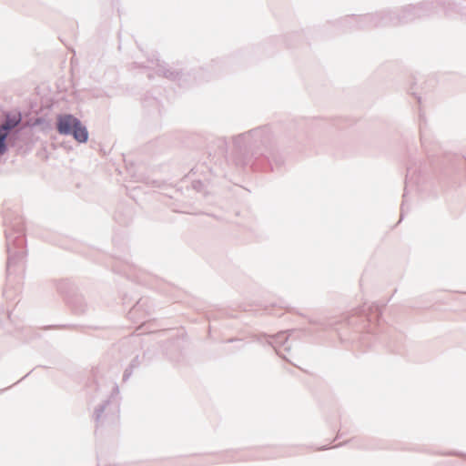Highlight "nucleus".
<instances>
[{
  "label": "nucleus",
  "instance_id": "nucleus-1",
  "mask_svg": "<svg viewBox=\"0 0 466 466\" xmlns=\"http://www.w3.org/2000/svg\"><path fill=\"white\" fill-rule=\"evenodd\" d=\"M20 122V116H15L14 118H7L5 122L0 127V154H3L5 149V138L9 133V131L16 127Z\"/></svg>",
  "mask_w": 466,
  "mask_h": 466
},
{
  "label": "nucleus",
  "instance_id": "nucleus-2",
  "mask_svg": "<svg viewBox=\"0 0 466 466\" xmlns=\"http://www.w3.org/2000/svg\"><path fill=\"white\" fill-rule=\"evenodd\" d=\"M76 125L77 118L74 117L73 116H61L58 117L57 130L60 134H72Z\"/></svg>",
  "mask_w": 466,
  "mask_h": 466
},
{
  "label": "nucleus",
  "instance_id": "nucleus-3",
  "mask_svg": "<svg viewBox=\"0 0 466 466\" xmlns=\"http://www.w3.org/2000/svg\"><path fill=\"white\" fill-rule=\"evenodd\" d=\"M72 135L74 136L75 139L78 142H86L88 138V133L86 128L82 126L80 121L77 119V125L76 126Z\"/></svg>",
  "mask_w": 466,
  "mask_h": 466
}]
</instances>
